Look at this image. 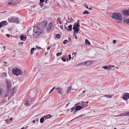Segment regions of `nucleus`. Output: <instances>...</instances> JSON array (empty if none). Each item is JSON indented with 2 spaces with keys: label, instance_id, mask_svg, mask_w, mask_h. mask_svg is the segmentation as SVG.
Listing matches in <instances>:
<instances>
[{
  "label": "nucleus",
  "instance_id": "obj_1",
  "mask_svg": "<svg viewBox=\"0 0 129 129\" xmlns=\"http://www.w3.org/2000/svg\"><path fill=\"white\" fill-rule=\"evenodd\" d=\"M33 36L36 37H38L41 34L43 33V31L37 26L34 27L33 30Z\"/></svg>",
  "mask_w": 129,
  "mask_h": 129
},
{
  "label": "nucleus",
  "instance_id": "obj_2",
  "mask_svg": "<svg viewBox=\"0 0 129 129\" xmlns=\"http://www.w3.org/2000/svg\"><path fill=\"white\" fill-rule=\"evenodd\" d=\"M111 16L113 19L121 21L122 19V15L119 13H113Z\"/></svg>",
  "mask_w": 129,
  "mask_h": 129
},
{
  "label": "nucleus",
  "instance_id": "obj_3",
  "mask_svg": "<svg viewBox=\"0 0 129 129\" xmlns=\"http://www.w3.org/2000/svg\"><path fill=\"white\" fill-rule=\"evenodd\" d=\"M12 71L13 74L15 75L18 76L22 74V70L18 68H14L13 69Z\"/></svg>",
  "mask_w": 129,
  "mask_h": 129
},
{
  "label": "nucleus",
  "instance_id": "obj_4",
  "mask_svg": "<svg viewBox=\"0 0 129 129\" xmlns=\"http://www.w3.org/2000/svg\"><path fill=\"white\" fill-rule=\"evenodd\" d=\"M8 20L10 23H18L19 22V18H18L12 17L8 19Z\"/></svg>",
  "mask_w": 129,
  "mask_h": 129
},
{
  "label": "nucleus",
  "instance_id": "obj_5",
  "mask_svg": "<svg viewBox=\"0 0 129 129\" xmlns=\"http://www.w3.org/2000/svg\"><path fill=\"white\" fill-rule=\"evenodd\" d=\"M93 62L92 61H87L81 63L79 64H78L77 65H84L86 66H89L93 63Z\"/></svg>",
  "mask_w": 129,
  "mask_h": 129
},
{
  "label": "nucleus",
  "instance_id": "obj_6",
  "mask_svg": "<svg viewBox=\"0 0 129 129\" xmlns=\"http://www.w3.org/2000/svg\"><path fill=\"white\" fill-rule=\"evenodd\" d=\"M7 84V90L8 91H9L11 90L12 83L10 81L7 80L6 81Z\"/></svg>",
  "mask_w": 129,
  "mask_h": 129
},
{
  "label": "nucleus",
  "instance_id": "obj_7",
  "mask_svg": "<svg viewBox=\"0 0 129 129\" xmlns=\"http://www.w3.org/2000/svg\"><path fill=\"white\" fill-rule=\"evenodd\" d=\"M21 1V0H12L10 2H8L9 5H14L17 4Z\"/></svg>",
  "mask_w": 129,
  "mask_h": 129
},
{
  "label": "nucleus",
  "instance_id": "obj_8",
  "mask_svg": "<svg viewBox=\"0 0 129 129\" xmlns=\"http://www.w3.org/2000/svg\"><path fill=\"white\" fill-rule=\"evenodd\" d=\"M88 103V101H87L85 102H84V101H82L81 102H80L79 103V104H81L82 105L83 108H84L87 106V104Z\"/></svg>",
  "mask_w": 129,
  "mask_h": 129
},
{
  "label": "nucleus",
  "instance_id": "obj_9",
  "mask_svg": "<svg viewBox=\"0 0 129 129\" xmlns=\"http://www.w3.org/2000/svg\"><path fill=\"white\" fill-rule=\"evenodd\" d=\"M56 91L61 95H62L63 93V89L61 88H57L56 89Z\"/></svg>",
  "mask_w": 129,
  "mask_h": 129
},
{
  "label": "nucleus",
  "instance_id": "obj_10",
  "mask_svg": "<svg viewBox=\"0 0 129 129\" xmlns=\"http://www.w3.org/2000/svg\"><path fill=\"white\" fill-rule=\"evenodd\" d=\"M122 13L125 16H129V9L124 10L122 11Z\"/></svg>",
  "mask_w": 129,
  "mask_h": 129
},
{
  "label": "nucleus",
  "instance_id": "obj_11",
  "mask_svg": "<svg viewBox=\"0 0 129 129\" xmlns=\"http://www.w3.org/2000/svg\"><path fill=\"white\" fill-rule=\"evenodd\" d=\"M8 24L6 21H4L0 22V28L2 26L6 25Z\"/></svg>",
  "mask_w": 129,
  "mask_h": 129
},
{
  "label": "nucleus",
  "instance_id": "obj_12",
  "mask_svg": "<svg viewBox=\"0 0 129 129\" xmlns=\"http://www.w3.org/2000/svg\"><path fill=\"white\" fill-rule=\"evenodd\" d=\"M129 98V93H125L124 94V96L123 99L125 100H127Z\"/></svg>",
  "mask_w": 129,
  "mask_h": 129
},
{
  "label": "nucleus",
  "instance_id": "obj_13",
  "mask_svg": "<svg viewBox=\"0 0 129 129\" xmlns=\"http://www.w3.org/2000/svg\"><path fill=\"white\" fill-rule=\"evenodd\" d=\"M53 25V22H50L48 24L47 27V31H49L50 30Z\"/></svg>",
  "mask_w": 129,
  "mask_h": 129
},
{
  "label": "nucleus",
  "instance_id": "obj_14",
  "mask_svg": "<svg viewBox=\"0 0 129 129\" xmlns=\"http://www.w3.org/2000/svg\"><path fill=\"white\" fill-rule=\"evenodd\" d=\"M83 108V107L81 106H78L76 107V109L74 112V114H75L77 111L80 110Z\"/></svg>",
  "mask_w": 129,
  "mask_h": 129
},
{
  "label": "nucleus",
  "instance_id": "obj_15",
  "mask_svg": "<svg viewBox=\"0 0 129 129\" xmlns=\"http://www.w3.org/2000/svg\"><path fill=\"white\" fill-rule=\"evenodd\" d=\"M108 66L109 68H108V70H114V69H115V68H114L115 67V66L114 65L112 66L110 65H109Z\"/></svg>",
  "mask_w": 129,
  "mask_h": 129
},
{
  "label": "nucleus",
  "instance_id": "obj_16",
  "mask_svg": "<svg viewBox=\"0 0 129 129\" xmlns=\"http://www.w3.org/2000/svg\"><path fill=\"white\" fill-rule=\"evenodd\" d=\"M43 117L45 118V120H46L47 119L50 118L51 116L50 114H48L46 116H44Z\"/></svg>",
  "mask_w": 129,
  "mask_h": 129
},
{
  "label": "nucleus",
  "instance_id": "obj_17",
  "mask_svg": "<svg viewBox=\"0 0 129 129\" xmlns=\"http://www.w3.org/2000/svg\"><path fill=\"white\" fill-rule=\"evenodd\" d=\"M31 102V100L30 101V99L28 100L27 101H26V103H25V105H26L27 106H28L29 105H30L31 104H30V103Z\"/></svg>",
  "mask_w": 129,
  "mask_h": 129
},
{
  "label": "nucleus",
  "instance_id": "obj_18",
  "mask_svg": "<svg viewBox=\"0 0 129 129\" xmlns=\"http://www.w3.org/2000/svg\"><path fill=\"white\" fill-rule=\"evenodd\" d=\"M68 20L69 21H68L67 20H66V21H67V22L69 23L70 22H73V19L72 18H70L69 17L68 18Z\"/></svg>",
  "mask_w": 129,
  "mask_h": 129
},
{
  "label": "nucleus",
  "instance_id": "obj_19",
  "mask_svg": "<svg viewBox=\"0 0 129 129\" xmlns=\"http://www.w3.org/2000/svg\"><path fill=\"white\" fill-rule=\"evenodd\" d=\"M72 25H69L68 26V28L67 29V30L68 31H71L72 30Z\"/></svg>",
  "mask_w": 129,
  "mask_h": 129
},
{
  "label": "nucleus",
  "instance_id": "obj_20",
  "mask_svg": "<svg viewBox=\"0 0 129 129\" xmlns=\"http://www.w3.org/2000/svg\"><path fill=\"white\" fill-rule=\"evenodd\" d=\"M26 37H24L23 36H21V40H22L23 41H25L26 40Z\"/></svg>",
  "mask_w": 129,
  "mask_h": 129
},
{
  "label": "nucleus",
  "instance_id": "obj_21",
  "mask_svg": "<svg viewBox=\"0 0 129 129\" xmlns=\"http://www.w3.org/2000/svg\"><path fill=\"white\" fill-rule=\"evenodd\" d=\"M44 120H45L44 117H42L40 119V122L41 123H42L44 122Z\"/></svg>",
  "mask_w": 129,
  "mask_h": 129
},
{
  "label": "nucleus",
  "instance_id": "obj_22",
  "mask_svg": "<svg viewBox=\"0 0 129 129\" xmlns=\"http://www.w3.org/2000/svg\"><path fill=\"white\" fill-rule=\"evenodd\" d=\"M126 114H125V112L122 113L116 116L117 117H118L120 116H125Z\"/></svg>",
  "mask_w": 129,
  "mask_h": 129
},
{
  "label": "nucleus",
  "instance_id": "obj_23",
  "mask_svg": "<svg viewBox=\"0 0 129 129\" xmlns=\"http://www.w3.org/2000/svg\"><path fill=\"white\" fill-rule=\"evenodd\" d=\"M85 43L86 45H90V43L88 40L87 39H86L85 40Z\"/></svg>",
  "mask_w": 129,
  "mask_h": 129
},
{
  "label": "nucleus",
  "instance_id": "obj_24",
  "mask_svg": "<svg viewBox=\"0 0 129 129\" xmlns=\"http://www.w3.org/2000/svg\"><path fill=\"white\" fill-rule=\"evenodd\" d=\"M82 115H80L79 116H77V117H76L75 118H74V119H72V120H71V121H70V122H71L74 120H75V119H77L78 118H79L80 117H82Z\"/></svg>",
  "mask_w": 129,
  "mask_h": 129
},
{
  "label": "nucleus",
  "instance_id": "obj_25",
  "mask_svg": "<svg viewBox=\"0 0 129 129\" xmlns=\"http://www.w3.org/2000/svg\"><path fill=\"white\" fill-rule=\"evenodd\" d=\"M35 48H33L31 49V54L32 55L33 54V51H34Z\"/></svg>",
  "mask_w": 129,
  "mask_h": 129
},
{
  "label": "nucleus",
  "instance_id": "obj_26",
  "mask_svg": "<svg viewBox=\"0 0 129 129\" xmlns=\"http://www.w3.org/2000/svg\"><path fill=\"white\" fill-rule=\"evenodd\" d=\"M79 29L78 28H77V29H76L74 30V33H78Z\"/></svg>",
  "mask_w": 129,
  "mask_h": 129
},
{
  "label": "nucleus",
  "instance_id": "obj_27",
  "mask_svg": "<svg viewBox=\"0 0 129 129\" xmlns=\"http://www.w3.org/2000/svg\"><path fill=\"white\" fill-rule=\"evenodd\" d=\"M124 21L127 23H129V18L125 19Z\"/></svg>",
  "mask_w": 129,
  "mask_h": 129
},
{
  "label": "nucleus",
  "instance_id": "obj_28",
  "mask_svg": "<svg viewBox=\"0 0 129 129\" xmlns=\"http://www.w3.org/2000/svg\"><path fill=\"white\" fill-rule=\"evenodd\" d=\"M68 41L67 40H66L63 41V43L65 44L68 43Z\"/></svg>",
  "mask_w": 129,
  "mask_h": 129
},
{
  "label": "nucleus",
  "instance_id": "obj_29",
  "mask_svg": "<svg viewBox=\"0 0 129 129\" xmlns=\"http://www.w3.org/2000/svg\"><path fill=\"white\" fill-rule=\"evenodd\" d=\"M113 95H105V96L106 97L108 98H111L113 96Z\"/></svg>",
  "mask_w": 129,
  "mask_h": 129
},
{
  "label": "nucleus",
  "instance_id": "obj_30",
  "mask_svg": "<svg viewBox=\"0 0 129 129\" xmlns=\"http://www.w3.org/2000/svg\"><path fill=\"white\" fill-rule=\"evenodd\" d=\"M83 14H89V12L87 11H85L83 12Z\"/></svg>",
  "mask_w": 129,
  "mask_h": 129
},
{
  "label": "nucleus",
  "instance_id": "obj_31",
  "mask_svg": "<svg viewBox=\"0 0 129 129\" xmlns=\"http://www.w3.org/2000/svg\"><path fill=\"white\" fill-rule=\"evenodd\" d=\"M62 53V52L58 53H57L56 54V55L57 56H59Z\"/></svg>",
  "mask_w": 129,
  "mask_h": 129
},
{
  "label": "nucleus",
  "instance_id": "obj_32",
  "mask_svg": "<svg viewBox=\"0 0 129 129\" xmlns=\"http://www.w3.org/2000/svg\"><path fill=\"white\" fill-rule=\"evenodd\" d=\"M76 109V107L75 106H74L73 107V108L71 109V110H72V111H71V112H72L73 110H75V109Z\"/></svg>",
  "mask_w": 129,
  "mask_h": 129
},
{
  "label": "nucleus",
  "instance_id": "obj_33",
  "mask_svg": "<svg viewBox=\"0 0 129 129\" xmlns=\"http://www.w3.org/2000/svg\"><path fill=\"white\" fill-rule=\"evenodd\" d=\"M57 21L59 22V23L60 24H61V21L60 18H58L57 19Z\"/></svg>",
  "mask_w": 129,
  "mask_h": 129
},
{
  "label": "nucleus",
  "instance_id": "obj_34",
  "mask_svg": "<svg viewBox=\"0 0 129 129\" xmlns=\"http://www.w3.org/2000/svg\"><path fill=\"white\" fill-rule=\"evenodd\" d=\"M55 88V87H54L50 91V92L49 93H50L51 92H52L54 90Z\"/></svg>",
  "mask_w": 129,
  "mask_h": 129
},
{
  "label": "nucleus",
  "instance_id": "obj_35",
  "mask_svg": "<svg viewBox=\"0 0 129 129\" xmlns=\"http://www.w3.org/2000/svg\"><path fill=\"white\" fill-rule=\"evenodd\" d=\"M61 36L59 34H57L56 35V37L58 38H59Z\"/></svg>",
  "mask_w": 129,
  "mask_h": 129
},
{
  "label": "nucleus",
  "instance_id": "obj_36",
  "mask_svg": "<svg viewBox=\"0 0 129 129\" xmlns=\"http://www.w3.org/2000/svg\"><path fill=\"white\" fill-rule=\"evenodd\" d=\"M103 68H104L105 69H107L108 68V67L106 66H103Z\"/></svg>",
  "mask_w": 129,
  "mask_h": 129
},
{
  "label": "nucleus",
  "instance_id": "obj_37",
  "mask_svg": "<svg viewBox=\"0 0 129 129\" xmlns=\"http://www.w3.org/2000/svg\"><path fill=\"white\" fill-rule=\"evenodd\" d=\"M2 75L3 77H7V76L6 75V73H3V74Z\"/></svg>",
  "mask_w": 129,
  "mask_h": 129
},
{
  "label": "nucleus",
  "instance_id": "obj_38",
  "mask_svg": "<svg viewBox=\"0 0 129 129\" xmlns=\"http://www.w3.org/2000/svg\"><path fill=\"white\" fill-rule=\"evenodd\" d=\"M77 28H78L76 26H75V25H74V26H73V29L75 30L76 29H77Z\"/></svg>",
  "mask_w": 129,
  "mask_h": 129
},
{
  "label": "nucleus",
  "instance_id": "obj_39",
  "mask_svg": "<svg viewBox=\"0 0 129 129\" xmlns=\"http://www.w3.org/2000/svg\"><path fill=\"white\" fill-rule=\"evenodd\" d=\"M64 57H62L61 58V59L64 62H65V61H66V59H64Z\"/></svg>",
  "mask_w": 129,
  "mask_h": 129
},
{
  "label": "nucleus",
  "instance_id": "obj_40",
  "mask_svg": "<svg viewBox=\"0 0 129 129\" xmlns=\"http://www.w3.org/2000/svg\"><path fill=\"white\" fill-rule=\"evenodd\" d=\"M40 6H41V8H42V6H43V3L40 2Z\"/></svg>",
  "mask_w": 129,
  "mask_h": 129
},
{
  "label": "nucleus",
  "instance_id": "obj_41",
  "mask_svg": "<svg viewBox=\"0 0 129 129\" xmlns=\"http://www.w3.org/2000/svg\"><path fill=\"white\" fill-rule=\"evenodd\" d=\"M72 86H70L67 89L68 90H71V88H72Z\"/></svg>",
  "mask_w": 129,
  "mask_h": 129
},
{
  "label": "nucleus",
  "instance_id": "obj_42",
  "mask_svg": "<svg viewBox=\"0 0 129 129\" xmlns=\"http://www.w3.org/2000/svg\"><path fill=\"white\" fill-rule=\"evenodd\" d=\"M84 6L87 9H88V5L87 4H85L84 5Z\"/></svg>",
  "mask_w": 129,
  "mask_h": 129
},
{
  "label": "nucleus",
  "instance_id": "obj_43",
  "mask_svg": "<svg viewBox=\"0 0 129 129\" xmlns=\"http://www.w3.org/2000/svg\"><path fill=\"white\" fill-rule=\"evenodd\" d=\"M59 26L61 29H63V26L62 25H59Z\"/></svg>",
  "mask_w": 129,
  "mask_h": 129
},
{
  "label": "nucleus",
  "instance_id": "obj_44",
  "mask_svg": "<svg viewBox=\"0 0 129 129\" xmlns=\"http://www.w3.org/2000/svg\"><path fill=\"white\" fill-rule=\"evenodd\" d=\"M125 114H126L125 116H129V112L126 113L125 112Z\"/></svg>",
  "mask_w": 129,
  "mask_h": 129
},
{
  "label": "nucleus",
  "instance_id": "obj_45",
  "mask_svg": "<svg viewBox=\"0 0 129 129\" xmlns=\"http://www.w3.org/2000/svg\"><path fill=\"white\" fill-rule=\"evenodd\" d=\"M76 26L77 27H78L79 28L80 27V25L79 24V23H77V25H76Z\"/></svg>",
  "mask_w": 129,
  "mask_h": 129
},
{
  "label": "nucleus",
  "instance_id": "obj_46",
  "mask_svg": "<svg viewBox=\"0 0 129 129\" xmlns=\"http://www.w3.org/2000/svg\"><path fill=\"white\" fill-rule=\"evenodd\" d=\"M73 36H75V38L76 39H77V36L75 34V33L73 34Z\"/></svg>",
  "mask_w": 129,
  "mask_h": 129
},
{
  "label": "nucleus",
  "instance_id": "obj_47",
  "mask_svg": "<svg viewBox=\"0 0 129 129\" xmlns=\"http://www.w3.org/2000/svg\"><path fill=\"white\" fill-rule=\"evenodd\" d=\"M15 87H14L13 88V92H14V93L15 92H16V90H15Z\"/></svg>",
  "mask_w": 129,
  "mask_h": 129
},
{
  "label": "nucleus",
  "instance_id": "obj_48",
  "mask_svg": "<svg viewBox=\"0 0 129 129\" xmlns=\"http://www.w3.org/2000/svg\"><path fill=\"white\" fill-rule=\"evenodd\" d=\"M116 41L115 40H114L113 41V44H115L116 43Z\"/></svg>",
  "mask_w": 129,
  "mask_h": 129
},
{
  "label": "nucleus",
  "instance_id": "obj_49",
  "mask_svg": "<svg viewBox=\"0 0 129 129\" xmlns=\"http://www.w3.org/2000/svg\"><path fill=\"white\" fill-rule=\"evenodd\" d=\"M71 55L70 54L69 55V60H71Z\"/></svg>",
  "mask_w": 129,
  "mask_h": 129
},
{
  "label": "nucleus",
  "instance_id": "obj_50",
  "mask_svg": "<svg viewBox=\"0 0 129 129\" xmlns=\"http://www.w3.org/2000/svg\"><path fill=\"white\" fill-rule=\"evenodd\" d=\"M6 36L8 38H9L10 37V35H8V34L6 35Z\"/></svg>",
  "mask_w": 129,
  "mask_h": 129
},
{
  "label": "nucleus",
  "instance_id": "obj_51",
  "mask_svg": "<svg viewBox=\"0 0 129 129\" xmlns=\"http://www.w3.org/2000/svg\"><path fill=\"white\" fill-rule=\"evenodd\" d=\"M44 0H40V2L43 3L44 2Z\"/></svg>",
  "mask_w": 129,
  "mask_h": 129
},
{
  "label": "nucleus",
  "instance_id": "obj_52",
  "mask_svg": "<svg viewBox=\"0 0 129 129\" xmlns=\"http://www.w3.org/2000/svg\"><path fill=\"white\" fill-rule=\"evenodd\" d=\"M44 24L45 25V26L47 24V22H43Z\"/></svg>",
  "mask_w": 129,
  "mask_h": 129
},
{
  "label": "nucleus",
  "instance_id": "obj_53",
  "mask_svg": "<svg viewBox=\"0 0 129 129\" xmlns=\"http://www.w3.org/2000/svg\"><path fill=\"white\" fill-rule=\"evenodd\" d=\"M51 46H50V47H47V50H49V49H50L51 48Z\"/></svg>",
  "mask_w": 129,
  "mask_h": 129
},
{
  "label": "nucleus",
  "instance_id": "obj_54",
  "mask_svg": "<svg viewBox=\"0 0 129 129\" xmlns=\"http://www.w3.org/2000/svg\"><path fill=\"white\" fill-rule=\"evenodd\" d=\"M68 40L69 41H70V42H71V38H68Z\"/></svg>",
  "mask_w": 129,
  "mask_h": 129
},
{
  "label": "nucleus",
  "instance_id": "obj_55",
  "mask_svg": "<svg viewBox=\"0 0 129 129\" xmlns=\"http://www.w3.org/2000/svg\"><path fill=\"white\" fill-rule=\"evenodd\" d=\"M36 47H38V49H42V48L41 47H38L37 45L36 46Z\"/></svg>",
  "mask_w": 129,
  "mask_h": 129
},
{
  "label": "nucleus",
  "instance_id": "obj_56",
  "mask_svg": "<svg viewBox=\"0 0 129 129\" xmlns=\"http://www.w3.org/2000/svg\"><path fill=\"white\" fill-rule=\"evenodd\" d=\"M70 91V90H68L67 89V93H69V92Z\"/></svg>",
  "mask_w": 129,
  "mask_h": 129
},
{
  "label": "nucleus",
  "instance_id": "obj_57",
  "mask_svg": "<svg viewBox=\"0 0 129 129\" xmlns=\"http://www.w3.org/2000/svg\"><path fill=\"white\" fill-rule=\"evenodd\" d=\"M46 1V3L47 4L48 3V0H45Z\"/></svg>",
  "mask_w": 129,
  "mask_h": 129
},
{
  "label": "nucleus",
  "instance_id": "obj_58",
  "mask_svg": "<svg viewBox=\"0 0 129 129\" xmlns=\"http://www.w3.org/2000/svg\"><path fill=\"white\" fill-rule=\"evenodd\" d=\"M48 54V52H46L45 53V55H46Z\"/></svg>",
  "mask_w": 129,
  "mask_h": 129
},
{
  "label": "nucleus",
  "instance_id": "obj_59",
  "mask_svg": "<svg viewBox=\"0 0 129 129\" xmlns=\"http://www.w3.org/2000/svg\"><path fill=\"white\" fill-rule=\"evenodd\" d=\"M55 45H56V44H55V43H54V44H53V45L54 46H55Z\"/></svg>",
  "mask_w": 129,
  "mask_h": 129
},
{
  "label": "nucleus",
  "instance_id": "obj_60",
  "mask_svg": "<svg viewBox=\"0 0 129 129\" xmlns=\"http://www.w3.org/2000/svg\"><path fill=\"white\" fill-rule=\"evenodd\" d=\"M23 43H23V42H21V44L22 45H23Z\"/></svg>",
  "mask_w": 129,
  "mask_h": 129
},
{
  "label": "nucleus",
  "instance_id": "obj_61",
  "mask_svg": "<svg viewBox=\"0 0 129 129\" xmlns=\"http://www.w3.org/2000/svg\"><path fill=\"white\" fill-rule=\"evenodd\" d=\"M35 121H36L35 120H34L33 121V123H35Z\"/></svg>",
  "mask_w": 129,
  "mask_h": 129
},
{
  "label": "nucleus",
  "instance_id": "obj_62",
  "mask_svg": "<svg viewBox=\"0 0 129 129\" xmlns=\"http://www.w3.org/2000/svg\"><path fill=\"white\" fill-rule=\"evenodd\" d=\"M89 9L91 10L92 9V8L91 7H90L89 8H88Z\"/></svg>",
  "mask_w": 129,
  "mask_h": 129
},
{
  "label": "nucleus",
  "instance_id": "obj_63",
  "mask_svg": "<svg viewBox=\"0 0 129 129\" xmlns=\"http://www.w3.org/2000/svg\"><path fill=\"white\" fill-rule=\"evenodd\" d=\"M85 92V90L84 91H83V92H82V93H84Z\"/></svg>",
  "mask_w": 129,
  "mask_h": 129
},
{
  "label": "nucleus",
  "instance_id": "obj_64",
  "mask_svg": "<svg viewBox=\"0 0 129 129\" xmlns=\"http://www.w3.org/2000/svg\"><path fill=\"white\" fill-rule=\"evenodd\" d=\"M74 54L75 55H76V52H75L74 53Z\"/></svg>",
  "mask_w": 129,
  "mask_h": 129
}]
</instances>
